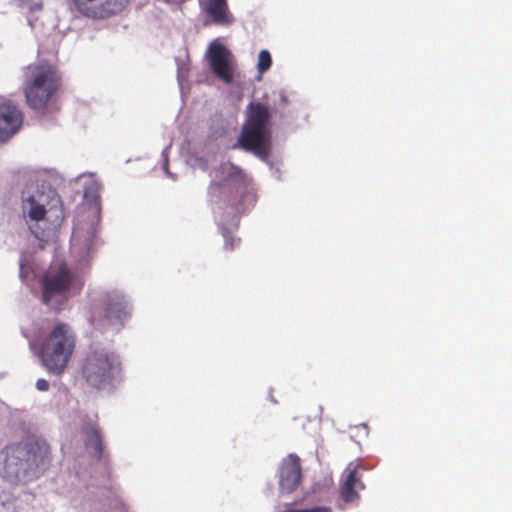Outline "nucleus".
<instances>
[{
	"instance_id": "obj_2",
	"label": "nucleus",
	"mask_w": 512,
	"mask_h": 512,
	"mask_svg": "<svg viewBox=\"0 0 512 512\" xmlns=\"http://www.w3.org/2000/svg\"><path fill=\"white\" fill-rule=\"evenodd\" d=\"M49 462L50 449L45 443L7 445L0 451V476L12 484L26 483Z\"/></svg>"
},
{
	"instance_id": "obj_4",
	"label": "nucleus",
	"mask_w": 512,
	"mask_h": 512,
	"mask_svg": "<svg viewBox=\"0 0 512 512\" xmlns=\"http://www.w3.org/2000/svg\"><path fill=\"white\" fill-rule=\"evenodd\" d=\"M269 121L270 112L266 105L259 102L250 103L247 119L238 140L240 147L262 159L267 158L271 146Z\"/></svg>"
},
{
	"instance_id": "obj_14",
	"label": "nucleus",
	"mask_w": 512,
	"mask_h": 512,
	"mask_svg": "<svg viewBox=\"0 0 512 512\" xmlns=\"http://www.w3.org/2000/svg\"><path fill=\"white\" fill-rule=\"evenodd\" d=\"M205 11L216 24L229 25L234 21L229 12L227 0H206Z\"/></svg>"
},
{
	"instance_id": "obj_13",
	"label": "nucleus",
	"mask_w": 512,
	"mask_h": 512,
	"mask_svg": "<svg viewBox=\"0 0 512 512\" xmlns=\"http://www.w3.org/2000/svg\"><path fill=\"white\" fill-rule=\"evenodd\" d=\"M347 475L344 483L340 487V496L346 503H352L359 499L358 491L363 490L365 485L362 482L358 467L355 466L346 469Z\"/></svg>"
},
{
	"instance_id": "obj_7",
	"label": "nucleus",
	"mask_w": 512,
	"mask_h": 512,
	"mask_svg": "<svg viewBox=\"0 0 512 512\" xmlns=\"http://www.w3.org/2000/svg\"><path fill=\"white\" fill-rule=\"evenodd\" d=\"M76 282V275L65 263L50 266L41 278L42 302L52 306L55 298L67 299L72 294L78 293L82 284L77 285Z\"/></svg>"
},
{
	"instance_id": "obj_6",
	"label": "nucleus",
	"mask_w": 512,
	"mask_h": 512,
	"mask_svg": "<svg viewBox=\"0 0 512 512\" xmlns=\"http://www.w3.org/2000/svg\"><path fill=\"white\" fill-rule=\"evenodd\" d=\"M81 371L89 386L105 389L111 386L120 374L121 362L114 352L105 348H97L86 355Z\"/></svg>"
},
{
	"instance_id": "obj_21",
	"label": "nucleus",
	"mask_w": 512,
	"mask_h": 512,
	"mask_svg": "<svg viewBox=\"0 0 512 512\" xmlns=\"http://www.w3.org/2000/svg\"><path fill=\"white\" fill-rule=\"evenodd\" d=\"M56 304H59V301H57L56 299L54 300V304L52 305V307H56V309H59V306H56Z\"/></svg>"
},
{
	"instance_id": "obj_10",
	"label": "nucleus",
	"mask_w": 512,
	"mask_h": 512,
	"mask_svg": "<svg viewBox=\"0 0 512 512\" xmlns=\"http://www.w3.org/2000/svg\"><path fill=\"white\" fill-rule=\"evenodd\" d=\"M209 66L213 74L226 84L234 78V58L222 44L212 43L208 49Z\"/></svg>"
},
{
	"instance_id": "obj_17",
	"label": "nucleus",
	"mask_w": 512,
	"mask_h": 512,
	"mask_svg": "<svg viewBox=\"0 0 512 512\" xmlns=\"http://www.w3.org/2000/svg\"><path fill=\"white\" fill-rule=\"evenodd\" d=\"M283 512H333L330 507L327 506H313L307 509H293L289 508L284 510Z\"/></svg>"
},
{
	"instance_id": "obj_20",
	"label": "nucleus",
	"mask_w": 512,
	"mask_h": 512,
	"mask_svg": "<svg viewBox=\"0 0 512 512\" xmlns=\"http://www.w3.org/2000/svg\"><path fill=\"white\" fill-rule=\"evenodd\" d=\"M49 382L45 379H38L36 382V388L39 391H47L49 389Z\"/></svg>"
},
{
	"instance_id": "obj_5",
	"label": "nucleus",
	"mask_w": 512,
	"mask_h": 512,
	"mask_svg": "<svg viewBox=\"0 0 512 512\" xmlns=\"http://www.w3.org/2000/svg\"><path fill=\"white\" fill-rule=\"evenodd\" d=\"M75 335L65 323H57L41 344V360L48 372L61 375L74 352Z\"/></svg>"
},
{
	"instance_id": "obj_3",
	"label": "nucleus",
	"mask_w": 512,
	"mask_h": 512,
	"mask_svg": "<svg viewBox=\"0 0 512 512\" xmlns=\"http://www.w3.org/2000/svg\"><path fill=\"white\" fill-rule=\"evenodd\" d=\"M61 86L62 76L55 65L38 61L26 67L23 92L31 109L46 110Z\"/></svg>"
},
{
	"instance_id": "obj_16",
	"label": "nucleus",
	"mask_w": 512,
	"mask_h": 512,
	"mask_svg": "<svg viewBox=\"0 0 512 512\" xmlns=\"http://www.w3.org/2000/svg\"><path fill=\"white\" fill-rule=\"evenodd\" d=\"M272 64V58L268 50H261L258 55L257 69L260 73L267 71Z\"/></svg>"
},
{
	"instance_id": "obj_19",
	"label": "nucleus",
	"mask_w": 512,
	"mask_h": 512,
	"mask_svg": "<svg viewBox=\"0 0 512 512\" xmlns=\"http://www.w3.org/2000/svg\"><path fill=\"white\" fill-rule=\"evenodd\" d=\"M240 243V239H235L232 237H226L224 243V249L227 251H232L236 246Z\"/></svg>"
},
{
	"instance_id": "obj_15",
	"label": "nucleus",
	"mask_w": 512,
	"mask_h": 512,
	"mask_svg": "<svg viewBox=\"0 0 512 512\" xmlns=\"http://www.w3.org/2000/svg\"><path fill=\"white\" fill-rule=\"evenodd\" d=\"M85 445L87 449L93 451V455L100 459L103 456V442L101 432L95 426L85 428Z\"/></svg>"
},
{
	"instance_id": "obj_1",
	"label": "nucleus",
	"mask_w": 512,
	"mask_h": 512,
	"mask_svg": "<svg viewBox=\"0 0 512 512\" xmlns=\"http://www.w3.org/2000/svg\"><path fill=\"white\" fill-rule=\"evenodd\" d=\"M207 189L209 202L229 214H242L255 202L251 178L230 161L216 166Z\"/></svg>"
},
{
	"instance_id": "obj_12",
	"label": "nucleus",
	"mask_w": 512,
	"mask_h": 512,
	"mask_svg": "<svg viewBox=\"0 0 512 512\" xmlns=\"http://www.w3.org/2000/svg\"><path fill=\"white\" fill-rule=\"evenodd\" d=\"M23 113L16 106L0 105V140L7 141L18 132L23 123Z\"/></svg>"
},
{
	"instance_id": "obj_9",
	"label": "nucleus",
	"mask_w": 512,
	"mask_h": 512,
	"mask_svg": "<svg viewBox=\"0 0 512 512\" xmlns=\"http://www.w3.org/2000/svg\"><path fill=\"white\" fill-rule=\"evenodd\" d=\"M47 198H50L51 202L54 203L53 206L58 207V210L61 213V219H63V207L61 205L60 197L51 189H49L47 194L41 191L36 194L25 196L23 193L22 210L24 215L31 221L40 222L44 220L47 213L46 206L49 204V202L46 201Z\"/></svg>"
},
{
	"instance_id": "obj_8",
	"label": "nucleus",
	"mask_w": 512,
	"mask_h": 512,
	"mask_svg": "<svg viewBox=\"0 0 512 512\" xmlns=\"http://www.w3.org/2000/svg\"><path fill=\"white\" fill-rule=\"evenodd\" d=\"M131 315V307L121 293L109 291L101 296L99 306L93 313V324L100 329H121Z\"/></svg>"
},
{
	"instance_id": "obj_18",
	"label": "nucleus",
	"mask_w": 512,
	"mask_h": 512,
	"mask_svg": "<svg viewBox=\"0 0 512 512\" xmlns=\"http://www.w3.org/2000/svg\"><path fill=\"white\" fill-rule=\"evenodd\" d=\"M0 512H19L15 503L0 500Z\"/></svg>"
},
{
	"instance_id": "obj_11",
	"label": "nucleus",
	"mask_w": 512,
	"mask_h": 512,
	"mask_svg": "<svg viewBox=\"0 0 512 512\" xmlns=\"http://www.w3.org/2000/svg\"><path fill=\"white\" fill-rule=\"evenodd\" d=\"M302 471L300 458L297 455L286 456L279 467V489L283 494L294 492L301 483Z\"/></svg>"
}]
</instances>
